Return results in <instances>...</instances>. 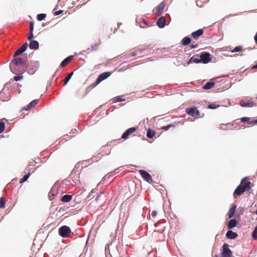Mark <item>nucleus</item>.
Listing matches in <instances>:
<instances>
[{"label":"nucleus","mask_w":257,"mask_h":257,"mask_svg":"<svg viewBox=\"0 0 257 257\" xmlns=\"http://www.w3.org/2000/svg\"><path fill=\"white\" fill-rule=\"evenodd\" d=\"M111 75L110 72H105L100 74L97 77L96 81L91 84V87L93 88L96 86L100 82L108 78Z\"/></svg>","instance_id":"obj_1"},{"label":"nucleus","mask_w":257,"mask_h":257,"mask_svg":"<svg viewBox=\"0 0 257 257\" xmlns=\"http://www.w3.org/2000/svg\"><path fill=\"white\" fill-rule=\"evenodd\" d=\"M71 232L70 228L66 225L62 226L59 229V233L63 237H67Z\"/></svg>","instance_id":"obj_2"},{"label":"nucleus","mask_w":257,"mask_h":257,"mask_svg":"<svg viewBox=\"0 0 257 257\" xmlns=\"http://www.w3.org/2000/svg\"><path fill=\"white\" fill-rule=\"evenodd\" d=\"M186 112L192 116H199L200 112L197 108L195 106L192 107H188L186 109Z\"/></svg>","instance_id":"obj_3"},{"label":"nucleus","mask_w":257,"mask_h":257,"mask_svg":"<svg viewBox=\"0 0 257 257\" xmlns=\"http://www.w3.org/2000/svg\"><path fill=\"white\" fill-rule=\"evenodd\" d=\"M139 173L143 179L149 183L152 184L153 183V179L151 175L147 171L143 170H139Z\"/></svg>","instance_id":"obj_4"},{"label":"nucleus","mask_w":257,"mask_h":257,"mask_svg":"<svg viewBox=\"0 0 257 257\" xmlns=\"http://www.w3.org/2000/svg\"><path fill=\"white\" fill-rule=\"evenodd\" d=\"M223 250L222 257H231L232 255L231 250L229 249L228 245L224 243L222 246Z\"/></svg>","instance_id":"obj_5"},{"label":"nucleus","mask_w":257,"mask_h":257,"mask_svg":"<svg viewBox=\"0 0 257 257\" xmlns=\"http://www.w3.org/2000/svg\"><path fill=\"white\" fill-rule=\"evenodd\" d=\"M244 189L245 191L249 190L251 188V183L246 178H243L240 184Z\"/></svg>","instance_id":"obj_6"},{"label":"nucleus","mask_w":257,"mask_h":257,"mask_svg":"<svg viewBox=\"0 0 257 257\" xmlns=\"http://www.w3.org/2000/svg\"><path fill=\"white\" fill-rule=\"evenodd\" d=\"M200 57L201 62L203 63H207L211 60L210 54L207 52L202 53Z\"/></svg>","instance_id":"obj_7"},{"label":"nucleus","mask_w":257,"mask_h":257,"mask_svg":"<svg viewBox=\"0 0 257 257\" xmlns=\"http://www.w3.org/2000/svg\"><path fill=\"white\" fill-rule=\"evenodd\" d=\"M28 47V44L27 42L25 43L21 47H20L18 49L16 50L15 52L14 57H16L21 54H22L24 52H25Z\"/></svg>","instance_id":"obj_8"},{"label":"nucleus","mask_w":257,"mask_h":257,"mask_svg":"<svg viewBox=\"0 0 257 257\" xmlns=\"http://www.w3.org/2000/svg\"><path fill=\"white\" fill-rule=\"evenodd\" d=\"M240 104L242 107H250L255 105V103L251 101L248 100H242L240 102Z\"/></svg>","instance_id":"obj_9"},{"label":"nucleus","mask_w":257,"mask_h":257,"mask_svg":"<svg viewBox=\"0 0 257 257\" xmlns=\"http://www.w3.org/2000/svg\"><path fill=\"white\" fill-rule=\"evenodd\" d=\"M136 131V128L135 127L128 128L122 135L121 138L125 140L128 138V137L131 135L133 133Z\"/></svg>","instance_id":"obj_10"},{"label":"nucleus","mask_w":257,"mask_h":257,"mask_svg":"<svg viewBox=\"0 0 257 257\" xmlns=\"http://www.w3.org/2000/svg\"><path fill=\"white\" fill-rule=\"evenodd\" d=\"M203 30L199 29L197 31L192 32L191 35L194 39L198 40L199 38L203 34Z\"/></svg>","instance_id":"obj_11"},{"label":"nucleus","mask_w":257,"mask_h":257,"mask_svg":"<svg viewBox=\"0 0 257 257\" xmlns=\"http://www.w3.org/2000/svg\"><path fill=\"white\" fill-rule=\"evenodd\" d=\"M242 122H247L249 124L254 125L257 124V119L250 120V117H243L240 118Z\"/></svg>","instance_id":"obj_12"},{"label":"nucleus","mask_w":257,"mask_h":257,"mask_svg":"<svg viewBox=\"0 0 257 257\" xmlns=\"http://www.w3.org/2000/svg\"><path fill=\"white\" fill-rule=\"evenodd\" d=\"M244 189L242 187V185L240 184L237 186L236 189L235 190L233 195L234 196H240L241 195L242 193H243L244 192H245Z\"/></svg>","instance_id":"obj_13"},{"label":"nucleus","mask_w":257,"mask_h":257,"mask_svg":"<svg viewBox=\"0 0 257 257\" xmlns=\"http://www.w3.org/2000/svg\"><path fill=\"white\" fill-rule=\"evenodd\" d=\"M73 57V56H70L65 58L64 60L62 61L59 67L62 68L66 66L72 60Z\"/></svg>","instance_id":"obj_14"},{"label":"nucleus","mask_w":257,"mask_h":257,"mask_svg":"<svg viewBox=\"0 0 257 257\" xmlns=\"http://www.w3.org/2000/svg\"><path fill=\"white\" fill-rule=\"evenodd\" d=\"M157 25L160 28H163L165 26L166 19L164 17H161L157 21Z\"/></svg>","instance_id":"obj_15"},{"label":"nucleus","mask_w":257,"mask_h":257,"mask_svg":"<svg viewBox=\"0 0 257 257\" xmlns=\"http://www.w3.org/2000/svg\"><path fill=\"white\" fill-rule=\"evenodd\" d=\"M166 6V3L165 2H162L161 4L158 6V7L156 9L155 13L156 14H162L163 12L164 8Z\"/></svg>","instance_id":"obj_16"},{"label":"nucleus","mask_w":257,"mask_h":257,"mask_svg":"<svg viewBox=\"0 0 257 257\" xmlns=\"http://www.w3.org/2000/svg\"><path fill=\"white\" fill-rule=\"evenodd\" d=\"M25 63L24 60L20 58H17L13 60L11 64H13L17 65H22Z\"/></svg>","instance_id":"obj_17"},{"label":"nucleus","mask_w":257,"mask_h":257,"mask_svg":"<svg viewBox=\"0 0 257 257\" xmlns=\"http://www.w3.org/2000/svg\"><path fill=\"white\" fill-rule=\"evenodd\" d=\"M39 43L35 40H32L29 44V48L31 49H38L39 48Z\"/></svg>","instance_id":"obj_18"},{"label":"nucleus","mask_w":257,"mask_h":257,"mask_svg":"<svg viewBox=\"0 0 257 257\" xmlns=\"http://www.w3.org/2000/svg\"><path fill=\"white\" fill-rule=\"evenodd\" d=\"M238 236L236 232L231 230L228 231L226 233V236L229 239H234Z\"/></svg>","instance_id":"obj_19"},{"label":"nucleus","mask_w":257,"mask_h":257,"mask_svg":"<svg viewBox=\"0 0 257 257\" xmlns=\"http://www.w3.org/2000/svg\"><path fill=\"white\" fill-rule=\"evenodd\" d=\"M236 209V206L234 204L232 205L231 208L229 209V212L228 213V217L229 218H231L234 215V213L235 212Z\"/></svg>","instance_id":"obj_20"},{"label":"nucleus","mask_w":257,"mask_h":257,"mask_svg":"<svg viewBox=\"0 0 257 257\" xmlns=\"http://www.w3.org/2000/svg\"><path fill=\"white\" fill-rule=\"evenodd\" d=\"M237 221L235 219H232L230 220L227 224V227L228 229H231L236 226Z\"/></svg>","instance_id":"obj_21"},{"label":"nucleus","mask_w":257,"mask_h":257,"mask_svg":"<svg viewBox=\"0 0 257 257\" xmlns=\"http://www.w3.org/2000/svg\"><path fill=\"white\" fill-rule=\"evenodd\" d=\"M38 99H35V100H33L27 106V108H25L24 109L26 110H30L31 108H32V107H34L35 106H36V105L38 103Z\"/></svg>","instance_id":"obj_22"},{"label":"nucleus","mask_w":257,"mask_h":257,"mask_svg":"<svg viewBox=\"0 0 257 257\" xmlns=\"http://www.w3.org/2000/svg\"><path fill=\"white\" fill-rule=\"evenodd\" d=\"M215 85V83L213 81L207 82L205 85L203 86V88L205 90L210 89Z\"/></svg>","instance_id":"obj_23"},{"label":"nucleus","mask_w":257,"mask_h":257,"mask_svg":"<svg viewBox=\"0 0 257 257\" xmlns=\"http://www.w3.org/2000/svg\"><path fill=\"white\" fill-rule=\"evenodd\" d=\"M191 38H190L189 37H184L181 41L182 44L184 46L189 44L191 43Z\"/></svg>","instance_id":"obj_24"},{"label":"nucleus","mask_w":257,"mask_h":257,"mask_svg":"<svg viewBox=\"0 0 257 257\" xmlns=\"http://www.w3.org/2000/svg\"><path fill=\"white\" fill-rule=\"evenodd\" d=\"M72 198V197L70 195H65L61 198V201L63 202H68Z\"/></svg>","instance_id":"obj_25"},{"label":"nucleus","mask_w":257,"mask_h":257,"mask_svg":"<svg viewBox=\"0 0 257 257\" xmlns=\"http://www.w3.org/2000/svg\"><path fill=\"white\" fill-rule=\"evenodd\" d=\"M100 43H101V41H99V42H98L97 43H95L94 44H93L91 46L90 48H88V50H91V51H96V50H97L98 49V47H99V46L100 45Z\"/></svg>","instance_id":"obj_26"},{"label":"nucleus","mask_w":257,"mask_h":257,"mask_svg":"<svg viewBox=\"0 0 257 257\" xmlns=\"http://www.w3.org/2000/svg\"><path fill=\"white\" fill-rule=\"evenodd\" d=\"M156 132L153 130L149 129L147 133V136L149 138H152L155 136Z\"/></svg>","instance_id":"obj_27"},{"label":"nucleus","mask_w":257,"mask_h":257,"mask_svg":"<svg viewBox=\"0 0 257 257\" xmlns=\"http://www.w3.org/2000/svg\"><path fill=\"white\" fill-rule=\"evenodd\" d=\"M193 62H194L196 63H198L201 62L200 58L199 59V58H194L192 57L190 59L189 62H188V64H190V63H191Z\"/></svg>","instance_id":"obj_28"},{"label":"nucleus","mask_w":257,"mask_h":257,"mask_svg":"<svg viewBox=\"0 0 257 257\" xmlns=\"http://www.w3.org/2000/svg\"><path fill=\"white\" fill-rule=\"evenodd\" d=\"M73 74V72L70 73L64 80V85H66Z\"/></svg>","instance_id":"obj_29"},{"label":"nucleus","mask_w":257,"mask_h":257,"mask_svg":"<svg viewBox=\"0 0 257 257\" xmlns=\"http://www.w3.org/2000/svg\"><path fill=\"white\" fill-rule=\"evenodd\" d=\"M46 17V15L45 14H40L37 15V19L38 21H41Z\"/></svg>","instance_id":"obj_30"},{"label":"nucleus","mask_w":257,"mask_h":257,"mask_svg":"<svg viewBox=\"0 0 257 257\" xmlns=\"http://www.w3.org/2000/svg\"><path fill=\"white\" fill-rule=\"evenodd\" d=\"M5 207V200L4 197L0 198V208H4Z\"/></svg>","instance_id":"obj_31"},{"label":"nucleus","mask_w":257,"mask_h":257,"mask_svg":"<svg viewBox=\"0 0 257 257\" xmlns=\"http://www.w3.org/2000/svg\"><path fill=\"white\" fill-rule=\"evenodd\" d=\"M29 176H30V173H28V174L24 175L23 176V178L20 179V183H22L26 181L27 180V179H28V178L29 177Z\"/></svg>","instance_id":"obj_32"},{"label":"nucleus","mask_w":257,"mask_h":257,"mask_svg":"<svg viewBox=\"0 0 257 257\" xmlns=\"http://www.w3.org/2000/svg\"><path fill=\"white\" fill-rule=\"evenodd\" d=\"M5 129V124L4 122L0 121V134L3 133Z\"/></svg>","instance_id":"obj_33"},{"label":"nucleus","mask_w":257,"mask_h":257,"mask_svg":"<svg viewBox=\"0 0 257 257\" xmlns=\"http://www.w3.org/2000/svg\"><path fill=\"white\" fill-rule=\"evenodd\" d=\"M242 50V48L241 46H237L235 47L233 50L231 51V52H240Z\"/></svg>","instance_id":"obj_34"},{"label":"nucleus","mask_w":257,"mask_h":257,"mask_svg":"<svg viewBox=\"0 0 257 257\" xmlns=\"http://www.w3.org/2000/svg\"><path fill=\"white\" fill-rule=\"evenodd\" d=\"M252 236L254 239L257 240V226L255 227V228L252 232Z\"/></svg>","instance_id":"obj_35"},{"label":"nucleus","mask_w":257,"mask_h":257,"mask_svg":"<svg viewBox=\"0 0 257 257\" xmlns=\"http://www.w3.org/2000/svg\"><path fill=\"white\" fill-rule=\"evenodd\" d=\"M139 51V49H137L136 50V52H130L127 54V56L130 57L136 56H137L138 55V53Z\"/></svg>","instance_id":"obj_36"},{"label":"nucleus","mask_w":257,"mask_h":257,"mask_svg":"<svg viewBox=\"0 0 257 257\" xmlns=\"http://www.w3.org/2000/svg\"><path fill=\"white\" fill-rule=\"evenodd\" d=\"M219 106V105H216V104H215L213 103H211V104H210L209 105H208V107L209 109H215V108H218Z\"/></svg>","instance_id":"obj_37"},{"label":"nucleus","mask_w":257,"mask_h":257,"mask_svg":"<svg viewBox=\"0 0 257 257\" xmlns=\"http://www.w3.org/2000/svg\"><path fill=\"white\" fill-rule=\"evenodd\" d=\"M173 126H174L173 125L169 124L167 126H163L162 127V129L164 131H167L168 130H169L170 127H173Z\"/></svg>","instance_id":"obj_38"},{"label":"nucleus","mask_w":257,"mask_h":257,"mask_svg":"<svg viewBox=\"0 0 257 257\" xmlns=\"http://www.w3.org/2000/svg\"><path fill=\"white\" fill-rule=\"evenodd\" d=\"M34 25L33 22H31L30 23V32H33L34 30Z\"/></svg>","instance_id":"obj_39"},{"label":"nucleus","mask_w":257,"mask_h":257,"mask_svg":"<svg viewBox=\"0 0 257 257\" xmlns=\"http://www.w3.org/2000/svg\"><path fill=\"white\" fill-rule=\"evenodd\" d=\"M23 78V76L21 75L15 76L14 77V80L16 81H19Z\"/></svg>","instance_id":"obj_40"},{"label":"nucleus","mask_w":257,"mask_h":257,"mask_svg":"<svg viewBox=\"0 0 257 257\" xmlns=\"http://www.w3.org/2000/svg\"><path fill=\"white\" fill-rule=\"evenodd\" d=\"M33 38H34V35H33V32H30L29 35L28 36V39L29 41H31L33 39Z\"/></svg>","instance_id":"obj_41"},{"label":"nucleus","mask_w":257,"mask_h":257,"mask_svg":"<svg viewBox=\"0 0 257 257\" xmlns=\"http://www.w3.org/2000/svg\"><path fill=\"white\" fill-rule=\"evenodd\" d=\"M157 212L156 211H153L151 213V216L153 218H155L157 216Z\"/></svg>","instance_id":"obj_42"},{"label":"nucleus","mask_w":257,"mask_h":257,"mask_svg":"<svg viewBox=\"0 0 257 257\" xmlns=\"http://www.w3.org/2000/svg\"><path fill=\"white\" fill-rule=\"evenodd\" d=\"M63 12V11L62 10H59V11H56L55 13H54V15L55 16H58V15H59L60 14H61Z\"/></svg>","instance_id":"obj_43"},{"label":"nucleus","mask_w":257,"mask_h":257,"mask_svg":"<svg viewBox=\"0 0 257 257\" xmlns=\"http://www.w3.org/2000/svg\"><path fill=\"white\" fill-rule=\"evenodd\" d=\"M191 48H195L197 47V44H191Z\"/></svg>","instance_id":"obj_44"},{"label":"nucleus","mask_w":257,"mask_h":257,"mask_svg":"<svg viewBox=\"0 0 257 257\" xmlns=\"http://www.w3.org/2000/svg\"><path fill=\"white\" fill-rule=\"evenodd\" d=\"M257 68V64L255 65H253L251 67V69H254Z\"/></svg>","instance_id":"obj_45"},{"label":"nucleus","mask_w":257,"mask_h":257,"mask_svg":"<svg viewBox=\"0 0 257 257\" xmlns=\"http://www.w3.org/2000/svg\"><path fill=\"white\" fill-rule=\"evenodd\" d=\"M256 99H257V97H256Z\"/></svg>","instance_id":"obj_46"}]
</instances>
